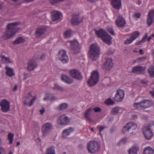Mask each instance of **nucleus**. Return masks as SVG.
<instances>
[{"mask_svg":"<svg viewBox=\"0 0 154 154\" xmlns=\"http://www.w3.org/2000/svg\"><path fill=\"white\" fill-rule=\"evenodd\" d=\"M1 57L2 60L4 63H11L10 59L5 57V55H2L1 56Z\"/></svg>","mask_w":154,"mask_h":154,"instance_id":"38","label":"nucleus"},{"mask_svg":"<svg viewBox=\"0 0 154 154\" xmlns=\"http://www.w3.org/2000/svg\"><path fill=\"white\" fill-rule=\"evenodd\" d=\"M143 134L146 139H150L153 136L152 132L148 126H144L142 129Z\"/></svg>","mask_w":154,"mask_h":154,"instance_id":"12","label":"nucleus"},{"mask_svg":"<svg viewBox=\"0 0 154 154\" xmlns=\"http://www.w3.org/2000/svg\"><path fill=\"white\" fill-rule=\"evenodd\" d=\"M139 52L141 54H144L143 50L142 49H140Z\"/></svg>","mask_w":154,"mask_h":154,"instance_id":"60","label":"nucleus"},{"mask_svg":"<svg viewBox=\"0 0 154 154\" xmlns=\"http://www.w3.org/2000/svg\"><path fill=\"white\" fill-rule=\"evenodd\" d=\"M116 25L119 27H122L125 24V21L122 15H119L116 20Z\"/></svg>","mask_w":154,"mask_h":154,"instance_id":"19","label":"nucleus"},{"mask_svg":"<svg viewBox=\"0 0 154 154\" xmlns=\"http://www.w3.org/2000/svg\"><path fill=\"white\" fill-rule=\"evenodd\" d=\"M94 110L95 112H100L101 111V109L99 107H96L94 108Z\"/></svg>","mask_w":154,"mask_h":154,"instance_id":"50","label":"nucleus"},{"mask_svg":"<svg viewBox=\"0 0 154 154\" xmlns=\"http://www.w3.org/2000/svg\"><path fill=\"white\" fill-rule=\"evenodd\" d=\"M69 135V132H68V131L66 129L64 130L62 132V135L63 137H66L68 135Z\"/></svg>","mask_w":154,"mask_h":154,"instance_id":"48","label":"nucleus"},{"mask_svg":"<svg viewBox=\"0 0 154 154\" xmlns=\"http://www.w3.org/2000/svg\"><path fill=\"white\" fill-rule=\"evenodd\" d=\"M71 48L73 53L78 54L80 52V48L78 42L77 40H74L70 42Z\"/></svg>","mask_w":154,"mask_h":154,"instance_id":"9","label":"nucleus"},{"mask_svg":"<svg viewBox=\"0 0 154 154\" xmlns=\"http://www.w3.org/2000/svg\"><path fill=\"white\" fill-rule=\"evenodd\" d=\"M154 22V10L151 9L149 11L146 19V23L149 27Z\"/></svg>","mask_w":154,"mask_h":154,"instance_id":"13","label":"nucleus"},{"mask_svg":"<svg viewBox=\"0 0 154 154\" xmlns=\"http://www.w3.org/2000/svg\"><path fill=\"white\" fill-rule=\"evenodd\" d=\"M51 98L52 99L51 100H53L55 99V97L54 96L51 97Z\"/></svg>","mask_w":154,"mask_h":154,"instance_id":"63","label":"nucleus"},{"mask_svg":"<svg viewBox=\"0 0 154 154\" xmlns=\"http://www.w3.org/2000/svg\"><path fill=\"white\" fill-rule=\"evenodd\" d=\"M112 38L111 36L107 33L106 35L103 37L102 39L106 44L109 45L112 44Z\"/></svg>","mask_w":154,"mask_h":154,"instance_id":"24","label":"nucleus"},{"mask_svg":"<svg viewBox=\"0 0 154 154\" xmlns=\"http://www.w3.org/2000/svg\"><path fill=\"white\" fill-rule=\"evenodd\" d=\"M131 118L132 119H136L138 118V115L137 114H132L131 116Z\"/></svg>","mask_w":154,"mask_h":154,"instance_id":"53","label":"nucleus"},{"mask_svg":"<svg viewBox=\"0 0 154 154\" xmlns=\"http://www.w3.org/2000/svg\"><path fill=\"white\" fill-rule=\"evenodd\" d=\"M134 40L130 36V37L128 38L125 41L124 43L125 44H128L131 43Z\"/></svg>","mask_w":154,"mask_h":154,"instance_id":"41","label":"nucleus"},{"mask_svg":"<svg viewBox=\"0 0 154 154\" xmlns=\"http://www.w3.org/2000/svg\"><path fill=\"white\" fill-rule=\"evenodd\" d=\"M99 75L97 71H93L87 82L88 85L92 86L96 85L98 82Z\"/></svg>","mask_w":154,"mask_h":154,"instance_id":"4","label":"nucleus"},{"mask_svg":"<svg viewBox=\"0 0 154 154\" xmlns=\"http://www.w3.org/2000/svg\"><path fill=\"white\" fill-rule=\"evenodd\" d=\"M46 31V29L44 27H40L38 28L35 31V36L38 38L41 37Z\"/></svg>","mask_w":154,"mask_h":154,"instance_id":"18","label":"nucleus"},{"mask_svg":"<svg viewBox=\"0 0 154 154\" xmlns=\"http://www.w3.org/2000/svg\"><path fill=\"white\" fill-rule=\"evenodd\" d=\"M148 73L151 78H154V66H151L148 69Z\"/></svg>","mask_w":154,"mask_h":154,"instance_id":"34","label":"nucleus"},{"mask_svg":"<svg viewBox=\"0 0 154 154\" xmlns=\"http://www.w3.org/2000/svg\"><path fill=\"white\" fill-rule=\"evenodd\" d=\"M146 67L138 66L134 67L132 70V73L138 74H143L145 73Z\"/></svg>","mask_w":154,"mask_h":154,"instance_id":"16","label":"nucleus"},{"mask_svg":"<svg viewBox=\"0 0 154 154\" xmlns=\"http://www.w3.org/2000/svg\"><path fill=\"white\" fill-rule=\"evenodd\" d=\"M121 108L118 107H116L113 108L112 111V113L114 114L118 113L120 110Z\"/></svg>","mask_w":154,"mask_h":154,"instance_id":"40","label":"nucleus"},{"mask_svg":"<svg viewBox=\"0 0 154 154\" xmlns=\"http://www.w3.org/2000/svg\"><path fill=\"white\" fill-rule=\"evenodd\" d=\"M145 42V41H144L142 39L138 42H137L135 44L137 45H140L142 44V43H144Z\"/></svg>","mask_w":154,"mask_h":154,"instance_id":"52","label":"nucleus"},{"mask_svg":"<svg viewBox=\"0 0 154 154\" xmlns=\"http://www.w3.org/2000/svg\"><path fill=\"white\" fill-rule=\"evenodd\" d=\"M106 29L107 31L109 32L111 35H115L114 30L112 29V27L107 26L106 27Z\"/></svg>","mask_w":154,"mask_h":154,"instance_id":"43","label":"nucleus"},{"mask_svg":"<svg viewBox=\"0 0 154 154\" xmlns=\"http://www.w3.org/2000/svg\"><path fill=\"white\" fill-rule=\"evenodd\" d=\"M52 18L53 21H55L60 19L61 14L59 12L55 11L51 13Z\"/></svg>","mask_w":154,"mask_h":154,"instance_id":"23","label":"nucleus"},{"mask_svg":"<svg viewBox=\"0 0 154 154\" xmlns=\"http://www.w3.org/2000/svg\"><path fill=\"white\" fill-rule=\"evenodd\" d=\"M125 95V91L123 90L118 89L113 99L116 101L121 102L123 100Z\"/></svg>","mask_w":154,"mask_h":154,"instance_id":"11","label":"nucleus"},{"mask_svg":"<svg viewBox=\"0 0 154 154\" xmlns=\"http://www.w3.org/2000/svg\"><path fill=\"white\" fill-rule=\"evenodd\" d=\"M25 2H29L33 1L34 0H24Z\"/></svg>","mask_w":154,"mask_h":154,"instance_id":"61","label":"nucleus"},{"mask_svg":"<svg viewBox=\"0 0 154 154\" xmlns=\"http://www.w3.org/2000/svg\"><path fill=\"white\" fill-rule=\"evenodd\" d=\"M35 97H33L30 100V99H29V97H26L25 98V101H24V103L26 105H28L29 104V106L30 107L33 104V103L35 102Z\"/></svg>","mask_w":154,"mask_h":154,"instance_id":"26","label":"nucleus"},{"mask_svg":"<svg viewBox=\"0 0 154 154\" xmlns=\"http://www.w3.org/2000/svg\"><path fill=\"white\" fill-rule=\"evenodd\" d=\"M52 128V125L50 122L45 123L42 126V131L43 135H45L51 131Z\"/></svg>","mask_w":154,"mask_h":154,"instance_id":"17","label":"nucleus"},{"mask_svg":"<svg viewBox=\"0 0 154 154\" xmlns=\"http://www.w3.org/2000/svg\"><path fill=\"white\" fill-rule=\"evenodd\" d=\"M137 128V126L136 124L132 122H129L123 127L122 131L123 133L131 131V133H134V132L133 131Z\"/></svg>","mask_w":154,"mask_h":154,"instance_id":"6","label":"nucleus"},{"mask_svg":"<svg viewBox=\"0 0 154 154\" xmlns=\"http://www.w3.org/2000/svg\"><path fill=\"white\" fill-rule=\"evenodd\" d=\"M141 15V14L140 13L137 12L135 13L133 15V18H139L140 17Z\"/></svg>","mask_w":154,"mask_h":154,"instance_id":"47","label":"nucleus"},{"mask_svg":"<svg viewBox=\"0 0 154 154\" xmlns=\"http://www.w3.org/2000/svg\"><path fill=\"white\" fill-rule=\"evenodd\" d=\"M59 59L63 63H66L69 61L68 56L66 54V51L64 50H61L58 54Z\"/></svg>","mask_w":154,"mask_h":154,"instance_id":"10","label":"nucleus"},{"mask_svg":"<svg viewBox=\"0 0 154 154\" xmlns=\"http://www.w3.org/2000/svg\"><path fill=\"white\" fill-rule=\"evenodd\" d=\"M153 105L152 102L150 100H144L139 103H136L133 104L134 109H145L151 107Z\"/></svg>","mask_w":154,"mask_h":154,"instance_id":"3","label":"nucleus"},{"mask_svg":"<svg viewBox=\"0 0 154 154\" xmlns=\"http://www.w3.org/2000/svg\"><path fill=\"white\" fill-rule=\"evenodd\" d=\"M82 22V20L79 18V14L73 15L71 20V22L73 25H78Z\"/></svg>","mask_w":154,"mask_h":154,"instance_id":"20","label":"nucleus"},{"mask_svg":"<svg viewBox=\"0 0 154 154\" xmlns=\"http://www.w3.org/2000/svg\"><path fill=\"white\" fill-rule=\"evenodd\" d=\"M14 136V134L10 133L8 134V138L10 140L9 143L11 144L13 140V137Z\"/></svg>","mask_w":154,"mask_h":154,"instance_id":"39","label":"nucleus"},{"mask_svg":"<svg viewBox=\"0 0 154 154\" xmlns=\"http://www.w3.org/2000/svg\"><path fill=\"white\" fill-rule=\"evenodd\" d=\"M17 85H15L14 87V88L13 89V90L14 91H16L17 90Z\"/></svg>","mask_w":154,"mask_h":154,"instance_id":"59","label":"nucleus"},{"mask_svg":"<svg viewBox=\"0 0 154 154\" xmlns=\"http://www.w3.org/2000/svg\"><path fill=\"white\" fill-rule=\"evenodd\" d=\"M138 148L136 146H133L128 150L129 154H137Z\"/></svg>","mask_w":154,"mask_h":154,"instance_id":"32","label":"nucleus"},{"mask_svg":"<svg viewBox=\"0 0 154 154\" xmlns=\"http://www.w3.org/2000/svg\"><path fill=\"white\" fill-rule=\"evenodd\" d=\"M61 79L62 81L67 84H70L72 82V79L65 75H62Z\"/></svg>","mask_w":154,"mask_h":154,"instance_id":"25","label":"nucleus"},{"mask_svg":"<svg viewBox=\"0 0 154 154\" xmlns=\"http://www.w3.org/2000/svg\"><path fill=\"white\" fill-rule=\"evenodd\" d=\"M68 106V105L66 103H64L59 105V109L60 110H63L66 109Z\"/></svg>","mask_w":154,"mask_h":154,"instance_id":"42","label":"nucleus"},{"mask_svg":"<svg viewBox=\"0 0 154 154\" xmlns=\"http://www.w3.org/2000/svg\"><path fill=\"white\" fill-rule=\"evenodd\" d=\"M45 58V55L44 54H42L39 57V58L41 60H44Z\"/></svg>","mask_w":154,"mask_h":154,"instance_id":"55","label":"nucleus"},{"mask_svg":"<svg viewBox=\"0 0 154 154\" xmlns=\"http://www.w3.org/2000/svg\"><path fill=\"white\" fill-rule=\"evenodd\" d=\"M6 69L7 70L6 74L8 76L12 77L14 75L15 73L12 68H11L7 66L6 67Z\"/></svg>","mask_w":154,"mask_h":154,"instance_id":"29","label":"nucleus"},{"mask_svg":"<svg viewBox=\"0 0 154 154\" xmlns=\"http://www.w3.org/2000/svg\"><path fill=\"white\" fill-rule=\"evenodd\" d=\"M111 3L116 9L119 10L121 7V0H111Z\"/></svg>","mask_w":154,"mask_h":154,"instance_id":"21","label":"nucleus"},{"mask_svg":"<svg viewBox=\"0 0 154 154\" xmlns=\"http://www.w3.org/2000/svg\"><path fill=\"white\" fill-rule=\"evenodd\" d=\"M55 149L54 146H51L46 149L45 154H56Z\"/></svg>","mask_w":154,"mask_h":154,"instance_id":"27","label":"nucleus"},{"mask_svg":"<svg viewBox=\"0 0 154 154\" xmlns=\"http://www.w3.org/2000/svg\"><path fill=\"white\" fill-rule=\"evenodd\" d=\"M105 104L108 105H113L115 103L114 101L110 99H109L106 100L105 101Z\"/></svg>","mask_w":154,"mask_h":154,"instance_id":"44","label":"nucleus"},{"mask_svg":"<svg viewBox=\"0 0 154 154\" xmlns=\"http://www.w3.org/2000/svg\"><path fill=\"white\" fill-rule=\"evenodd\" d=\"M137 0V4L138 5H140L141 4V3L142 2V0Z\"/></svg>","mask_w":154,"mask_h":154,"instance_id":"58","label":"nucleus"},{"mask_svg":"<svg viewBox=\"0 0 154 154\" xmlns=\"http://www.w3.org/2000/svg\"><path fill=\"white\" fill-rule=\"evenodd\" d=\"M100 48L97 45L93 43L91 45L88 52V57L92 61L97 60L100 54Z\"/></svg>","mask_w":154,"mask_h":154,"instance_id":"2","label":"nucleus"},{"mask_svg":"<svg viewBox=\"0 0 154 154\" xmlns=\"http://www.w3.org/2000/svg\"><path fill=\"white\" fill-rule=\"evenodd\" d=\"M152 38V36H150L147 39V41L149 42L150 41V40Z\"/></svg>","mask_w":154,"mask_h":154,"instance_id":"62","label":"nucleus"},{"mask_svg":"<svg viewBox=\"0 0 154 154\" xmlns=\"http://www.w3.org/2000/svg\"><path fill=\"white\" fill-rule=\"evenodd\" d=\"M73 33V31L71 29H67L64 33L65 37L68 38L71 37Z\"/></svg>","mask_w":154,"mask_h":154,"instance_id":"33","label":"nucleus"},{"mask_svg":"<svg viewBox=\"0 0 154 154\" xmlns=\"http://www.w3.org/2000/svg\"><path fill=\"white\" fill-rule=\"evenodd\" d=\"M96 35L99 38H102L103 36L106 35L107 32L102 29H100L98 30L95 31Z\"/></svg>","mask_w":154,"mask_h":154,"instance_id":"28","label":"nucleus"},{"mask_svg":"<svg viewBox=\"0 0 154 154\" xmlns=\"http://www.w3.org/2000/svg\"><path fill=\"white\" fill-rule=\"evenodd\" d=\"M113 63L111 58L106 59L105 62L103 63L102 66L103 68L106 71L110 70L113 67Z\"/></svg>","mask_w":154,"mask_h":154,"instance_id":"14","label":"nucleus"},{"mask_svg":"<svg viewBox=\"0 0 154 154\" xmlns=\"http://www.w3.org/2000/svg\"><path fill=\"white\" fill-rule=\"evenodd\" d=\"M45 109L43 107L40 110V112L41 115H42L45 112Z\"/></svg>","mask_w":154,"mask_h":154,"instance_id":"56","label":"nucleus"},{"mask_svg":"<svg viewBox=\"0 0 154 154\" xmlns=\"http://www.w3.org/2000/svg\"><path fill=\"white\" fill-rule=\"evenodd\" d=\"M99 146L98 142L91 141L88 143L87 149L89 152L94 154L99 151Z\"/></svg>","mask_w":154,"mask_h":154,"instance_id":"5","label":"nucleus"},{"mask_svg":"<svg viewBox=\"0 0 154 154\" xmlns=\"http://www.w3.org/2000/svg\"><path fill=\"white\" fill-rule=\"evenodd\" d=\"M97 128H99V134L102 136V134L101 133V132L103 131L106 128V126H98Z\"/></svg>","mask_w":154,"mask_h":154,"instance_id":"46","label":"nucleus"},{"mask_svg":"<svg viewBox=\"0 0 154 154\" xmlns=\"http://www.w3.org/2000/svg\"><path fill=\"white\" fill-rule=\"evenodd\" d=\"M143 153V154H154V150L151 147L148 146L144 149Z\"/></svg>","mask_w":154,"mask_h":154,"instance_id":"30","label":"nucleus"},{"mask_svg":"<svg viewBox=\"0 0 154 154\" xmlns=\"http://www.w3.org/2000/svg\"><path fill=\"white\" fill-rule=\"evenodd\" d=\"M148 37V35L147 34V33H146L144 35V36L143 37V38L142 39L144 41H145V39H146Z\"/></svg>","mask_w":154,"mask_h":154,"instance_id":"57","label":"nucleus"},{"mask_svg":"<svg viewBox=\"0 0 154 154\" xmlns=\"http://www.w3.org/2000/svg\"><path fill=\"white\" fill-rule=\"evenodd\" d=\"M69 74L72 78L79 81L82 80L83 79V76L81 72L76 69L70 70L69 71Z\"/></svg>","mask_w":154,"mask_h":154,"instance_id":"7","label":"nucleus"},{"mask_svg":"<svg viewBox=\"0 0 154 154\" xmlns=\"http://www.w3.org/2000/svg\"><path fill=\"white\" fill-rule=\"evenodd\" d=\"M147 57L144 56L142 57H141L137 59L134 60V63H139L147 60Z\"/></svg>","mask_w":154,"mask_h":154,"instance_id":"37","label":"nucleus"},{"mask_svg":"<svg viewBox=\"0 0 154 154\" xmlns=\"http://www.w3.org/2000/svg\"><path fill=\"white\" fill-rule=\"evenodd\" d=\"M28 66L27 69L28 70L31 71L33 70L37 66V64L34 60H32L28 63Z\"/></svg>","mask_w":154,"mask_h":154,"instance_id":"22","label":"nucleus"},{"mask_svg":"<svg viewBox=\"0 0 154 154\" xmlns=\"http://www.w3.org/2000/svg\"><path fill=\"white\" fill-rule=\"evenodd\" d=\"M66 129L67 130L68 132H69V134L74 131V129L71 127H70L68 129Z\"/></svg>","mask_w":154,"mask_h":154,"instance_id":"51","label":"nucleus"},{"mask_svg":"<svg viewBox=\"0 0 154 154\" xmlns=\"http://www.w3.org/2000/svg\"><path fill=\"white\" fill-rule=\"evenodd\" d=\"M92 110L93 109L90 108L86 111L84 114L85 117L87 118L88 120L90 121H91V119L89 117L91 115L90 112H91Z\"/></svg>","mask_w":154,"mask_h":154,"instance_id":"31","label":"nucleus"},{"mask_svg":"<svg viewBox=\"0 0 154 154\" xmlns=\"http://www.w3.org/2000/svg\"><path fill=\"white\" fill-rule=\"evenodd\" d=\"M70 121L68 116L65 115H61L58 118L57 120V124L58 125H63L67 124Z\"/></svg>","mask_w":154,"mask_h":154,"instance_id":"8","label":"nucleus"},{"mask_svg":"<svg viewBox=\"0 0 154 154\" xmlns=\"http://www.w3.org/2000/svg\"><path fill=\"white\" fill-rule=\"evenodd\" d=\"M53 89L57 90H63V88L62 87L60 86V85L57 84H55L54 87H53Z\"/></svg>","mask_w":154,"mask_h":154,"instance_id":"45","label":"nucleus"},{"mask_svg":"<svg viewBox=\"0 0 154 154\" xmlns=\"http://www.w3.org/2000/svg\"><path fill=\"white\" fill-rule=\"evenodd\" d=\"M140 34V32L138 31H135L132 33L130 36L134 40L139 37Z\"/></svg>","mask_w":154,"mask_h":154,"instance_id":"36","label":"nucleus"},{"mask_svg":"<svg viewBox=\"0 0 154 154\" xmlns=\"http://www.w3.org/2000/svg\"><path fill=\"white\" fill-rule=\"evenodd\" d=\"M20 142H17L16 144V146H18L20 145Z\"/></svg>","mask_w":154,"mask_h":154,"instance_id":"64","label":"nucleus"},{"mask_svg":"<svg viewBox=\"0 0 154 154\" xmlns=\"http://www.w3.org/2000/svg\"><path fill=\"white\" fill-rule=\"evenodd\" d=\"M19 23V22H14L8 24L7 29L2 35V37L4 40L10 39L16 35L19 30L17 27Z\"/></svg>","mask_w":154,"mask_h":154,"instance_id":"1","label":"nucleus"},{"mask_svg":"<svg viewBox=\"0 0 154 154\" xmlns=\"http://www.w3.org/2000/svg\"><path fill=\"white\" fill-rule=\"evenodd\" d=\"M25 39L22 37H19L14 41L13 43L14 44H18L25 42Z\"/></svg>","mask_w":154,"mask_h":154,"instance_id":"35","label":"nucleus"},{"mask_svg":"<svg viewBox=\"0 0 154 154\" xmlns=\"http://www.w3.org/2000/svg\"><path fill=\"white\" fill-rule=\"evenodd\" d=\"M51 99H52L51 98V95L48 94L46 95L44 98V100L45 101L51 100Z\"/></svg>","mask_w":154,"mask_h":154,"instance_id":"49","label":"nucleus"},{"mask_svg":"<svg viewBox=\"0 0 154 154\" xmlns=\"http://www.w3.org/2000/svg\"><path fill=\"white\" fill-rule=\"evenodd\" d=\"M0 154H5L4 149L0 147Z\"/></svg>","mask_w":154,"mask_h":154,"instance_id":"54","label":"nucleus"},{"mask_svg":"<svg viewBox=\"0 0 154 154\" xmlns=\"http://www.w3.org/2000/svg\"><path fill=\"white\" fill-rule=\"evenodd\" d=\"M0 106L1 107L2 111L6 112L10 110V105L9 102L7 100H3L0 103Z\"/></svg>","mask_w":154,"mask_h":154,"instance_id":"15","label":"nucleus"}]
</instances>
